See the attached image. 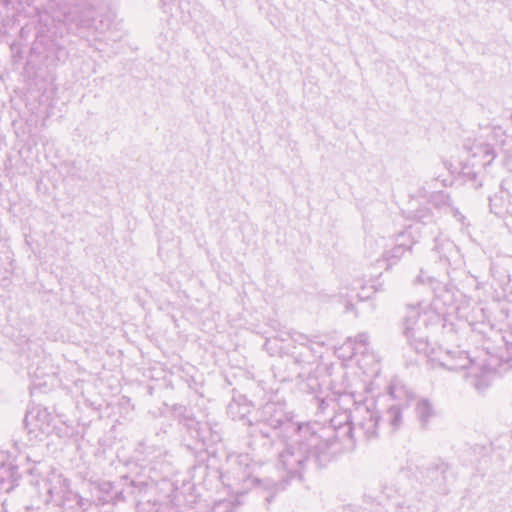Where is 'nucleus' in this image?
<instances>
[{
    "label": "nucleus",
    "mask_w": 512,
    "mask_h": 512,
    "mask_svg": "<svg viewBox=\"0 0 512 512\" xmlns=\"http://www.w3.org/2000/svg\"><path fill=\"white\" fill-rule=\"evenodd\" d=\"M325 406H328V403L326 402V400L322 399V400H321V403H320V407H321L322 409H324V408H325Z\"/></svg>",
    "instance_id": "obj_25"
},
{
    "label": "nucleus",
    "mask_w": 512,
    "mask_h": 512,
    "mask_svg": "<svg viewBox=\"0 0 512 512\" xmlns=\"http://www.w3.org/2000/svg\"><path fill=\"white\" fill-rule=\"evenodd\" d=\"M387 418L390 425L396 429L402 424V411L398 406H392L387 410Z\"/></svg>",
    "instance_id": "obj_17"
},
{
    "label": "nucleus",
    "mask_w": 512,
    "mask_h": 512,
    "mask_svg": "<svg viewBox=\"0 0 512 512\" xmlns=\"http://www.w3.org/2000/svg\"><path fill=\"white\" fill-rule=\"evenodd\" d=\"M509 201L502 195H494L490 198L491 211L500 217H503L508 212Z\"/></svg>",
    "instance_id": "obj_13"
},
{
    "label": "nucleus",
    "mask_w": 512,
    "mask_h": 512,
    "mask_svg": "<svg viewBox=\"0 0 512 512\" xmlns=\"http://www.w3.org/2000/svg\"><path fill=\"white\" fill-rule=\"evenodd\" d=\"M453 212H454L455 217H457L459 221H462L464 219V216L458 210L453 209Z\"/></svg>",
    "instance_id": "obj_23"
},
{
    "label": "nucleus",
    "mask_w": 512,
    "mask_h": 512,
    "mask_svg": "<svg viewBox=\"0 0 512 512\" xmlns=\"http://www.w3.org/2000/svg\"><path fill=\"white\" fill-rule=\"evenodd\" d=\"M331 427L323 426L318 422L295 423V428L289 432L292 433L291 443L298 444V448L307 454L320 453L331 445Z\"/></svg>",
    "instance_id": "obj_4"
},
{
    "label": "nucleus",
    "mask_w": 512,
    "mask_h": 512,
    "mask_svg": "<svg viewBox=\"0 0 512 512\" xmlns=\"http://www.w3.org/2000/svg\"><path fill=\"white\" fill-rule=\"evenodd\" d=\"M413 219L416 221L428 224L433 221V215L429 207H420L414 212Z\"/></svg>",
    "instance_id": "obj_18"
},
{
    "label": "nucleus",
    "mask_w": 512,
    "mask_h": 512,
    "mask_svg": "<svg viewBox=\"0 0 512 512\" xmlns=\"http://www.w3.org/2000/svg\"><path fill=\"white\" fill-rule=\"evenodd\" d=\"M308 455L300 448L295 449L292 443L288 444L279 454L277 468L283 474V477L294 478L300 476Z\"/></svg>",
    "instance_id": "obj_5"
},
{
    "label": "nucleus",
    "mask_w": 512,
    "mask_h": 512,
    "mask_svg": "<svg viewBox=\"0 0 512 512\" xmlns=\"http://www.w3.org/2000/svg\"><path fill=\"white\" fill-rule=\"evenodd\" d=\"M463 149L472 167L486 168L496 157L494 148L483 139H468Z\"/></svg>",
    "instance_id": "obj_6"
},
{
    "label": "nucleus",
    "mask_w": 512,
    "mask_h": 512,
    "mask_svg": "<svg viewBox=\"0 0 512 512\" xmlns=\"http://www.w3.org/2000/svg\"><path fill=\"white\" fill-rule=\"evenodd\" d=\"M379 414L376 410L366 406L357 407L354 415L341 412L331 419L334 430H343V434L353 438L354 431L361 432L367 439L377 436Z\"/></svg>",
    "instance_id": "obj_3"
},
{
    "label": "nucleus",
    "mask_w": 512,
    "mask_h": 512,
    "mask_svg": "<svg viewBox=\"0 0 512 512\" xmlns=\"http://www.w3.org/2000/svg\"><path fill=\"white\" fill-rule=\"evenodd\" d=\"M431 204L439 209L450 206V197L443 192H436L431 196Z\"/></svg>",
    "instance_id": "obj_19"
},
{
    "label": "nucleus",
    "mask_w": 512,
    "mask_h": 512,
    "mask_svg": "<svg viewBox=\"0 0 512 512\" xmlns=\"http://www.w3.org/2000/svg\"><path fill=\"white\" fill-rule=\"evenodd\" d=\"M296 341H300L302 345H305L308 342V339L304 335H298Z\"/></svg>",
    "instance_id": "obj_22"
},
{
    "label": "nucleus",
    "mask_w": 512,
    "mask_h": 512,
    "mask_svg": "<svg viewBox=\"0 0 512 512\" xmlns=\"http://www.w3.org/2000/svg\"><path fill=\"white\" fill-rule=\"evenodd\" d=\"M55 417L40 405L33 406L26 414L25 422L30 433L50 434L55 428Z\"/></svg>",
    "instance_id": "obj_7"
},
{
    "label": "nucleus",
    "mask_w": 512,
    "mask_h": 512,
    "mask_svg": "<svg viewBox=\"0 0 512 512\" xmlns=\"http://www.w3.org/2000/svg\"><path fill=\"white\" fill-rule=\"evenodd\" d=\"M397 241V245L383 254V257L386 261L400 259L405 254V252L410 251L412 246L416 243V240L411 236V232L407 230L397 236Z\"/></svg>",
    "instance_id": "obj_11"
},
{
    "label": "nucleus",
    "mask_w": 512,
    "mask_h": 512,
    "mask_svg": "<svg viewBox=\"0 0 512 512\" xmlns=\"http://www.w3.org/2000/svg\"><path fill=\"white\" fill-rule=\"evenodd\" d=\"M20 478L14 457L0 449V493H9L17 485Z\"/></svg>",
    "instance_id": "obj_8"
},
{
    "label": "nucleus",
    "mask_w": 512,
    "mask_h": 512,
    "mask_svg": "<svg viewBox=\"0 0 512 512\" xmlns=\"http://www.w3.org/2000/svg\"><path fill=\"white\" fill-rule=\"evenodd\" d=\"M335 352L342 360L352 359L356 356V343L353 338H348Z\"/></svg>",
    "instance_id": "obj_15"
},
{
    "label": "nucleus",
    "mask_w": 512,
    "mask_h": 512,
    "mask_svg": "<svg viewBox=\"0 0 512 512\" xmlns=\"http://www.w3.org/2000/svg\"><path fill=\"white\" fill-rule=\"evenodd\" d=\"M416 414L422 424H426L428 420L434 415L432 405L428 400L422 399L417 402Z\"/></svg>",
    "instance_id": "obj_14"
},
{
    "label": "nucleus",
    "mask_w": 512,
    "mask_h": 512,
    "mask_svg": "<svg viewBox=\"0 0 512 512\" xmlns=\"http://www.w3.org/2000/svg\"><path fill=\"white\" fill-rule=\"evenodd\" d=\"M435 249L440 251V245L438 243V239H436V245H435Z\"/></svg>",
    "instance_id": "obj_27"
},
{
    "label": "nucleus",
    "mask_w": 512,
    "mask_h": 512,
    "mask_svg": "<svg viewBox=\"0 0 512 512\" xmlns=\"http://www.w3.org/2000/svg\"><path fill=\"white\" fill-rule=\"evenodd\" d=\"M470 302L465 295L459 294L456 299L450 289L442 288L429 303L408 304L403 322L404 335L417 353L426 355L431 367L467 370L471 384L481 391L490 384V369L470 359L464 351L431 348L428 342V333L438 328L447 340H453L454 334L466 326L465 306L468 307Z\"/></svg>",
    "instance_id": "obj_1"
},
{
    "label": "nucleus",
    "mask_w": 512,
    "mask_h": 512,
    "mask_svg": "<svg viewBox=\"0 0 512 512\" xmlns=\"http://www.w3.org/2000/svg\"><path fill=\"white\" fill-rule=\"evenodd\" d=\"M417 281H418L419 283H424V282H425V280H424V275H422V273L417 277Z\"/></svg>",
    "instance_id": "obj_24"
},
{
    "label": "nucleus",
    "mask_w": 512,
    "mask_h": 512,
    "mask_svg": "<svg viewBox=\"0 0 512 512\" xmlns=\"http://www.w3.org/2000/svg\"><path fill=\"white\" fill-rule=\"evenodd\" d=\"M273 485L276 488V490H279V489L283 488L281 483H274Z\"/></svg>",
    "instance_id": "obj_26"
},
{
    "label": "nucleus",
    "mask_w": 512,
    "mask_h": 512,
    "mask_svg": "<svg viewBox=\"0 0 512 512\" xmlns=\"http://www.w3.org/2000/svg\"><path fill=\"white\" fill-rule=\"evenodd\" d=\"M234 508L230 500H222L213 506L212 512H234Z\"/></svg>",
    "instance_id": "obj_20"
},
{
    "label": "nucleus",
    "mask_w": 512,
    "mask_h": 512,
    "mask_svg": "<svg viewBox=\"0 0 512 512\" xmlns=\"http://www.w3.org/2000/svg\"><path fill=\"white\" fill-rule=\"evenodd\" d=\"M98 499L103 504L113 503L119 500L122 496V492L115 489L113 483L103 481L97 486Z\"/></svg>",
    "instance_id": "obj_12"
},
{
    "label": "nucleus",
    "mask_w": 512,
    "mask_h": 512,
    "mask_svg": "<svg viewBox=\"0 0 512 512\" xmlns=\"http://www.w3.org/2000/svg\"><path fill=\"white\" fill-rule=\"evenodd\" d=\"M34 489L37 499L26 506L28 511L53 503L62 508L63 512H74L75 508H81L84 505L83 499L70 491L68 480L55 471L37 481Z\"/></svg>",
    "instance_id": "obj_2"
},
{
    "label": "nucleus",
    "mask_w": 512,
    "mask_h": 512,
    "mask_svg": "<svg viewBox=\"0 0 512 512\" xmlns=\"http://www.w3.org/2000/svg\"><path fill=\"white\" fill-rule=\"evenodd\" d=\"M390 395L397 400H407V402L412 399V393L401 383H393L390 385Z\"/></svg>",
    "instance_id": "obj_16"
},
{
    "label": "nucleus",
    "mask_w": 512,
    "mask_h": 512,
    "mask_svg": "<svg viewBox=\"0 0 512 512\" xmlns=\"http://www.w3.org/2000/svg\"><path fill=\"white\" fill-rule=\"evenodd\" d=\"M264 413L266 423L273 429H283L286 433H289L291 429L295 428L292 417L280 405L267 404L264 407Z\"/></svg>",
    "instance_id": "obj_10"
},
{
    "label": "nucleus",
    "mask_w": 512,
    "mask_h": 512,
    "mask_svg": "<svg viewBox=\"0 0 512 512\" xmlns=\"http://www.w3.org/2000/svg\"><path fill=\"white\" fill-rule=\"evenodd\" d=\"M501 140V147L505 152L512 151V135H508L505 130H501V134L497 135Z\"/></svg>",
    "instance_id": "obj_21"
},
{
    "label": "nucleus",
    "mask_w": 512,
    "mask_h": 512,
    "mask_svg": "<svg viewBox=\"0 0 512 512\" xmlns=\"http://www.w3.org/2000/svg\"><path fill=\"white\" fill-rule=\"evenodd\" d=\"M356 343V355H360L358 364L364 373L373 376L379 372V363L374 354L369 353V336L367 333H359L353 338Z\"/></svg>",
    "instance_id": "obj_9"
}]
</instances>
